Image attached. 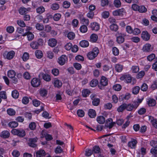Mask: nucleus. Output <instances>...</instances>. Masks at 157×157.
Masks as SVG:
<instances>
[{
	"instance_id": "nucleus-31",
	"label": "nucleus",
	"mask_w": 157,
	"mask_h": 157,
	"mask_svg": "<svg viewBox=\"0 0 157 157\" xmlns=\"http://www.w3.org/2000/svg\"><path fill=\"white\" fill-rule=\"evenodd\" d=\"M148 104L149 106H153L156 104L155 100L153 99L150 98L147 101Z\"/></svg>"
},
{
	"instance_id": "nucleus-39",
	"label": "nucleus",
	"mask_w": 157,
	"mask_h": 157,
	"mask_svg": "<svg viewBox=\"0 0 157 157\" xmlns=\"http://www.w3.org/2000/svg\"><path fill=\"white\" fill-rule=\"evenodd\" d=\"M98 82L96 79H93L90 82V85L92 87H95L98 84Z\"/></svg>"
},
{
	"instance_id": "nucleus-3",
	"label": "nucleus",
	"mask_w": 157,
	"mask_h": 157,
	"mask_svg": "<svg viewBox=\"0 0 157 157\" xmlns=\"http://www.w3.org/2000/svg\"><path fill=\"white\" fill-rule=\"evenodd\" d=\"M99 53L98 48L95 47L93 49L92 51L88 53L87 56L89 59H93L97 56Z\"/></svg>"
},
{
	"instance_id": "nucleus-29",
	"label": "nucleus",
	"mask_w": 157,
	"mask_h": 157,
	"mask_svg": "<svg viewBox=\"0 0 157 157\" xmlns=\"http://www.w3.org/2000/svg\"><path fill=\"white\" fill-rule=\"evenodd\" d=\"M79 44L82 47H87L89 45L88 42L86 40H83L80 42Z\"/></svg>"
},
{
	"instance_id": "nucleus-54",
	"label": "nucleus",
	"mask_w": 157,
	"mask_h": 157,
	"mask_svg": "<svg viewBox=\"0 0 157 157\" xmlns=\"http://www.w3.org/2000/svg\"><path fill=\"white\" fill-rule=\"evenodd\" d=\"M100 100L99 98H94L92 101V103L94 106H98L100 103Z\"/></svg>"
},
{
	"instance_id": "nucleus-64",
	"label": "nucleus",
	"mask_w": 157,
	"mask_h": 157,
	"mask_svg": "<svg viewBox=\"0 0 157 157\" xmlns=\"http://www.w3.org/2000/svg\"><path fill=\"white\" fill-rule=\"evenodd\" d=\"M63 151V149L59 146H58L55 149L56 153H60Z\"/></svg>"
},
{
	"instance_id": "nucleus-18",
	"label": "nucleus",
	"mask_w": 157,
	"mask_h": 157,
	"mask_svg": "<svg viewBox=\"0 0 157 157\" xmlns=\"http://www.w3.org/2000/svg\"><path fill=\"white\" fill-rule=\"evenodd\" d=\"M108 136V134H106L103 136L101 137V142L104 145H105L108 146V137H107Z\"/></svg>"
},
{
	"instance_id": "nucleus-37",
	"label": "nucleus",
	"mask_w": 157,
	"mask_h": 157,
	"mask_svg": "<svg viewBox=\"0 0 157 157\" xmlns=\"http://www.w3.org/2000/svg\"><path fill=\"white\" fill-rule=\"evenodd\" d=\"M15 75V72L13 70H10L8 71L7 75L10 78L14 77Z\"/></svg>"
},
{
	"instance_id": "nucleus-41",
	"label": "nucleus",
	"mask_w": 157,
	"mask_h": 157,
	"mask_svg": "<svg viewBox=\"0 0 157 157\" xmlns=\"http://www.w3.org/2000/svg\"><path fill=\"white\" fill-rule=\"evenodd\" d=\"M140 87L138 86H135L132 90V93L134 94H137L140 90Z\"/></svg>"
},
{
	"instance_id": "nucleus-52",
	"label": "nucleus",
	"mask_w": 157,
	"mask_h": 157,
	"mask_svg": "<svg viewBox=\"0 0 157 157\" xmlns=\"http://www.w3.org/2000/svg\"><path fill=\"white\" fill-rule=\"evenodd\" d=\"M36 127V124L34 122H31L29 125V127L31 130H34L35 129Z\"/></svg>"
},
{
	"instance_id": "nucleus-36",
	"label": "nucleus",
	"mask_w": 157,
	"mask_h": 157,
	"mask_svg": "<svg viewBox=\"0 0 157 157\" xmlns=\"http://www.w3.org/2000/svg\"><path fill=\"white\" fill-rule=\"evenodd\" d=\"M43 78L47 81H49L51 80V77L50 76L47 74H41Z\"/></svg>"
},
{
	"instance_id": "nucleus-51",
	"label": "nucleus",
	"mask_w": 157,
	"mask_h": 157,
	"mask_svg": "<svg viewBox=\"0 0 157 157\" xmlns=\"http://www.w3.org/2000/svg\"><path fill=\"white\" fill-rule=\"evenodd\" d=\"M113 4L117 8L120 7L121 4L120 0H115L114 1Z\"/></svg>"
},
{
	"instance_id": "nucleus-42",
	"label": "nucleus",
	"mask_w": 157,
	"mask_h": 157,
	"mask_svg": "<svg viewBox=\"0 0 157 157\" xmlns=\"http://www.w3.org/2000/svg\"><path fill=\"white\" fill-rule=\"evenodd\" d=\"M7 113L10 116H13L15 115L16 112L13 109L10 108L8 109L7 110Z\"/></svg>"
},
{
	"instance_id": "nucleus-15",
	"label": "nucleus",
	"mask_w": 157,
	"mask_h": 157,
	"mask_svg": "<svg viewBox=\"0 0 157 157\" xmlns=\"http://www.w3.org/2000/svg\"><path fill=\"white\" fill-rule=\"evenodd\" d=\"M124 9L123 8L119 9L117 10H115L113 12V15L115 16H121L123 15V13L124 12Z\"/></svg>"
},
{
	"instance_id": "nucleus-63",
	"label": "nucleus",
	"mask_w": 157,
	"mask_h": 157,
	"mask_svg": "<svg viewBox=\"0 0 157 157\" xmlns=\"http://www.w3.org/2000/svg\"><path fill=\"white\" fill-rule=\"evenodd\" d=\"M85 152V155L87 156H90L93 153L92 150L89 149H86Z\"/></svg>"
},
{
	"instance_id": "nucleus-45",
	"label": "nucleus",
	"mask_w": 157,
	"mask_h": 157,
	"mask_svg": "<svg viewBox=\"0 0 157 157\" xmlns=\"http://www.w3.org/2000/svg\"><path fill=\"white\" fill-rule=\"evenodd\" d=\"M8 125L11 128H15L18 125V124L16 121H12L9 123Z\"/></svg>"
},
{
	"instance_id": "nucleus-5",
	"label": "nucleus",
	"mask_w": 157,
	"mask_h": 157,
	"mask_svg": "<svg viewBox=\"0 0 157 157\" xmlns=\"http://www.w3.org/2000/svg\"><path fill=\"white\" fill-rule=\"evenodd\" d=\"M115 36L117 38V42L118 44H122L124 42V37L125 36L124 34L117 32Z\"/></svg>"
},
{
	"instance_id": "nucleus-13",
	"label": "nucleus",
	"mask_w": 157,
	"mask_h": 157,
	"mask_svg": "<svg viewBox=\"0 0 157 157\" xmlns=\"http://www.w3.org/2000/svg\"><path fill=\"white\" fill-rule=\"evenodd\" d=\"M32 85L34 87L39 86L40 84V80L36 78H33L31 81Z\"/></svg>"
},
{
	"instance_id": "nucleus-16",
	"label": "nucleus",
	"mask_w": 157,
	"mask_h": 157,
	"mask_svg": "<svg viewBox=\"0 0 157 157\" xmlns=\"http://www.w3.org/2000/svg\"><path fill=\"white\" fill-rule=\"evenodd\" d=\"M100 84L103 86H105L108 84L107 78L104 76H102L101 77Z\"/></svg>"
},
{
	"instance_id": "nucleus-58",
	"label": "nucleus",
	"mask_w": 157,
	"mask_h": 157,
	"mask_svg": "<svg viewBox=\"0 0 157 157\" xmlns=\"http://www.w3.org/2000/svg\"><path fill=\"white\" fill-rule=\"evenodd\" d=\"M75 34L73 32H69L67 35V37L70 40H72L75 37Z\"/></svg>"
},
{
	"instance_id": "nucleus-35",
	"label": "nucleus",
	"mask_w": 157,
	"mask_h": 157,
	"mask_svg": "<svg viewBox=\"0 0 157 157\" xmlns=\"http://www.w3.org/2000/svg\"><path fill=\"white\" fill-rule=\"evenodd\" d=\"M93 152L95 154H99L100 152V149L98 146H95L93 147Z\"/></svg>"
},
{
	"instance_id": "nucleus-57",
	"label": "nucleus",
	"mask_w": 157,
	"mask_h": 157,
	"mask_svg": "<svg viewBox=\"0 0 157 157\" xmlns=\"http://www.w3.org/2000/svg\"><path fill=\"white\" fill-rule=\"evenodd\" d=\"M61 17V15L59 13H56L54 15L53 17L54 20L56 21H58Z\"/></svg>"
},
{
	"instance_id": "nucleus-6",
	"label": "nucleus",
	"mask_w": 157,
	"mask_h": 157,
	"mask_svg": "<svg viewBox=\"0 0 157 157\" xmlns=\"http://www.w3.org/2000/svg\"><path fill=\"white\" fill-rule=\"evenodd\" d=\"M12 133L20 137H23L25 135V132L23 130L13 129L11 131Z\"/></svg>"
},
{
	"instance_id": "nucleus-8",
	"label": "nucleus",
	"mask_w": 157,
	"mask_h": 157,
	"mask_svg": "<svg viewBox=\"0 0 157 157\" xmlns=\"http://www.w3.org/2000/svg\"><path fill=\"white\" fill-rule=\"evenodd\" d=\"M36 157H51L48 153H46L43 150H40L37 151L36 153Z\"/></svg>"
},
{
	"instance_id": "nucleus-11",
	"label": "nucleus",
	"mask_w": 157,
	"mask_h": 157,
	"mask_svg": "<svg viewBox=\"0 0 157 157\" xmlns=\"http://www.w3.org/2000/svg\"><path fill=\"white\" fill-rule=\"evenodd\" d=\"M141 37L144 40L147 41L150 39L151 35L147 31H143L141 34Z\"/></svg>"
},
{
	"instance_id": "nucleus-21",
	"label": "nucleus",
	"mask_w": 157,
	"mask_h": 157,
	"mask_svg": "<svg viewBox=\"0 0 157 157\" xmlns=\"http://www.w3.org/2000/svg\"><path fill=\"white\" fill-rule=\"evenodd\" d=\"M10 135L9 132L8 131H4L1 134V136L3 138H8Z\"/></svg>"
},
{
	"instance_id": "nucleus-53",
	"label": "nucleus",
	"mask_w": 157,
	"mask_h": 157,
	"mask_svg": "<svg viewBox=\"0 0 157 157\" xmlns=\"http://www.w3.org/2000/svg\"><path fill=\"white\" fill-rule=\"evenodd\" d=\"M116 70L118 72L121 71L123 69V66L120 64H117L115 67Z\"/></svg>"
},
{
	"instance_id": "nucleus-2",
	"label": "nucleus",
	"mask_w": 157,
	"mask_h": 157,
	"mask_svg": "<svg viewBox=\"0 0 157 157\" xmlns=\"http://www.w3.org/2000/svg\"><path fill=\"white\" fill-rule=\"evenodd\" d=\"M132 8L135 11H138L140 13H145L147 11V8L143 6H139L136 4L132 5Z\"/></svg>"
},
{
	"instance_id": "nucleus-28",
	"label": "nucleus",
	"mask_w": 157,
	"mask_h": 157,
	"mask_svg": "<svg viewBox=\"0 0 157 157\" xmlns=\"http://www.w3.org/2000/svg\"><path fill=\"white\" fill-rule=\"evenodd\" d=\"M126 103H124L120 106L117 109L118 112H123L125 109H126Z\"/></svg>"
},
{
	"instance_id": "nucleus-48",
	"label": "nucleus",
	"mask_w": 157,
	"mask_h": 157,
	"mask_svg": "<svg viewBox=\"0 0 157 157\" xmlns=\"http://www.w3.org/2000/svg\"><path fill=\"white\" fill-rule=\"evenodd\" d=\"M36 12L39 13H42L45 11V9L43 6H40L36 9Z\"/></svg>"
},
{
	"instance_id": "nucleus-27",
	"label": "nucleus",
	"mask_w": 157,
	"mask_h": 157,
	"mask_svg": "<svg viewBox=\"0 0 157 157\" xmlns=\"http://www.w3.org/2000/svg\"><path fill=\"white\" fill-rule=\"evenodd\" d=\"M97 121L99 124H102L105 122V119L103 116H98L97 118Z\"/></svg>"
},
{
	"instance_id": "nucleus-17",
	"label": "nucleus",
	"mask_w": 157,
	"mask_h": 157,
	"mask_svg": "<svg viewBox=\"0 0 157 157\" xmlns=\"http://www.w3.org/2000/svg\"><path fill=\"white\" fill-rule=\"evenodd\" d=\"M26 35H27L28 40L29 41L32 40L34 38L33 34L29 31H27L22 35L23 36H25Z\"/></svg>"
},
{
	"instance_id": "nucleus-46",
	"label": "nucleus",
	"mask_w": 157,
	"mask_h": 157,
	"mask_svg": "<svg viewBox=\"0 0 157 157\" xmlns=\"http://www.w3.org/2000/svg\"><path fill=\"white\" fill-rule=\"evenodd\" d=\"M62 93L60 91H58L56 94V100H61L62 99L61 95Z\"/></svg>"
},
{
	"instance_id": "nucleus-4",
	"label": "nucleus",
	"mask_w": 157,
	"mask_h": 157,
	"mask_svg": "<svg viewBox=\"0 0 157 157\" xmlns=\"http://www.w3.org/2000/svg\"><path fill=\"white\" fill-rule=\"evenodd\" d=\"M44 41L41 39H39L37 41H33L30 44L31 47L34 49L38 48L39 46L42 45L43 44Z\"/></svg>"
},
{
	"instance_id": "nucleus-56",
	"label": "nucleus",
	"mask_w": 157,
	"mask_h": 157,
	"mask_svg": "<svg viewBox=\"0 0 157 157\" xmlns=\"http://www.w3.org/2000/svg\"><path fill=\"white\" fill-rule=\"evenodd\" d=\"M132 70L133 73H136L139 71V68L138 66H132Z\"/></svg>"
},
{
	"instance_id": "nucleus-14",
	"label": "nucleus",
	"mask_w": 157,
	"mask_h": 157,
	"mask_svg": "<svg viewBox=\"0 0 157 157\" xmlns=\"http://www.w3.org/2000/svg\"><path fill=\"white\" fill-rule=\"evenodd\" d=\"M48 45L52 47H55L57 44V40L54 38H51L48 41Z\"/></svg>"
},
{
	"instance_id": "nucleus-33",
	"label": "nucleus",
	"mask_w": 157,
	"mask_h": 157,
	"mask_svg": "<svg viewBox=\"0 0 157 157\" xmlns=\"http://www.w3.org/2000/svg\"><path fill=\"white\" fill-rule=\"evenodd\" d=\"M28 10L27 9L24 7H21L19 10V12L21 14L25 15L27 13Z\"/></svg>"
},
{
	"instance_id": "nucleus-24",
	"label": "nucleus",
	"mask_w": 157,
	"mask_h": 157,
	"mask_svg": "<svg viewBox=\"0 0 157 157\" xmlns=\"http://www.w3.org/2000/svg\"><path fill=\"white\" fill-rule=\"evenodd\" d=\"M15 52L13 51H10L6 54V58L8 59H12L15 55Z\"/></svg>"
},
{
	"instance_id": "nucleus-38",
	"label": "nucleus",
	"mask_w": 157,
	"mask_h": 157,
	"mask_svg": "<svg viewBox=\"0 0 157 157\" xmlns=\"http://www.w3.org/2000/svg\"><path fill=\"white\" fill-rule=\"evenodd\" d=\"M40 93L41 96L44 97L47 94L48 91L45 89L42 88L40 90Z\"/></svg>"
},
{
	"instance_id": "nucleus-47",
	"label": "nucleus",
	"mask_w": 157,
	"mask_h": 157,
	"mask_svg": "<svg viewBox=\"0 0 157 157\" xmlns=\"http://www.w3.org/2000/svg\"><path fill=\"white\" fill-rule=\"evenodd\" d=\"M80 30L81 32L82 33H85L87 30V28L86 25H83L81 26L80 28Z\"/></svg>"
},
{
	"instance_id": "nucleus-44",
	"label": "nucleus",
	"mask_w": 157,
	"mask_h": 157,
	"mask_svg": "<svg viewBox=\"0 0 157 157\" xmlns=\"http://www.w3.org/2000/svg\"><path fill=\"white\" fill-rule=\"evenodd\" d=\"M35 55L37 58L40 59L43 56V53L41 51L37 50L35 52Z\"/></svg>"
},
{
	"instance_id": "nucleus-34",
	"label": "nucleus",
	"mask_w": 157,
	"mask_h": 157,
	"mask_svg": "<svg viewBox=\"0 0 157 157\" xmlns=\"http://www.w3.org/2000/svg\"><path fill=\"white\" fill-rule=\"evenodd\" d=\"M108 127V124L106 123L104 126L103 125H98L97 127V129L98 131H101L103 129H107Z\"/></svg>"
},
{
	"instance_id": "nucleus-22",
	"label": "nucleus",
	"mask_w": 157,
	"mask_h": 157,
	"mask_svg": "<svg viewBox=\"0 0 157 157\" xmlns=\"http://www.w3.org/2000/svg\"><path fill=\"white\" fill-rule=\"evenodd\" d=\"M137 141L135 140H132L129 141L128 143V146L132 148H135L136 145L137 143Z\"/></svg>"
},
{
	"instance_id": "nucleus-32",
	"label": "nucleus",
	"mask_w": 157,
	"mask_h": 157,
	"mask_svg": "<svg viewBox=\"0 0 157 157\" xmlns=\"http://www.w3.org/2000/svg\"><path fill=\"white\" fill-rule=\"evenodd\" d=\"M113 145L109 144V148L110 152L112 155H114L117 152L115 149L113 148Z\"/></svg>"
},
{
	"instance_id": "nucleus-59",
	"label": "nucleus",
	"mask_w": 157,
	"mask_h": 157,
	"mask_svg": "<svg viewBox=\"0 0 157 157\" xmlns=\"http://www.w3.org/2000/svg\"><path fill=\"white\" fill-rule=\"evenodd\" d=\"M29 58V55L28 53L25 52L23 55L22 59L24 61H25L28 60Z\"/></svg>"
},
{
	"instance_id": "nucleus-26",
	"label": "nucleus",
	"mask_w": 157,
	"mask_h": 157,
	"mask_svg": "<svg viewBox=\"0 0 157 157\" xmlns=\"http://www.w3.org/2000/svg\"><path fill=\"white\" fill-rule=\"evenodd\" d=\"M88 114L89 116L91 118H93L95 117L96 114L95 110L93 109H89Z\"/></svg>"
},
{
	"instance_id": "nucleus-62",
	"label": "nucleus",
	"mask_w": 157,
	"mask_h": 157,
	"mask_svg": "<svg viewBox=\"0 0 157 157\" xmlns=\"http://www.w3.org/2000/svg\"><path fill=\"white\" fill-rule=\"evenodd\" d=\"M145 75V72L144 71H141L139 72L136 75V78L139 79L143 77Z\"/></svg>"
},
{
	"instance_id": "nucleus-1",
	"label": "nucleus",
	"mask_w": 157,
	"mask_h": 157,
	"mask_svg": "<svg viewBox=\"0 0 157 157\" xmlns=\"http://www.w3.org/2000/svg\"><path fill=\"white\" fill-rule=\"evenodd\" d=\"M143 99H138L137 101H135L132 103L126 104V110L128 111H132L135 110L140 103Z\"/></svg>"
},
{
	"instance_id": "nucleus-30",
	"label": "nucleus",
	"mask_w": 157,
	"mask_h": 157,
	"mask_svg": "<svg viewBox=\"0 0 157 157\" xmlns=\"http://www.w3.org/2000/svg\"><path fill=\"white\" fill-rule=\"evenodd\" d=\"M98 39L97 35L95 34H92L90 36V41L92 42H95L97 41Z\"/></svg>"
},
{
	"instance_id": "nucleus-40",
	"label": "nucleus",
	"mask_w": 157,
	"mask_h": 157,
	"mask_svg": "<svg viewBox=\"0 0 157 157\" xmlns=\"http://www.w3.org/2000/svg\"><path fill=\"white\" fill-rule=\"evenodd\" d=\"M110 28L112 31L116 32L118 29V27L117 25L113 24L110 25Z\"/></svg>"
},
{
	"instance_id": "nucleus-9",
	"label": "nucleus",
	"mask_w": 157,
	"mask_h": 157,
	"mask_svg": "<svg viewBox=\"0 0 157 157\" xmlns=\"http://www.w3.org/2000/svg\"><path fill=\"white\" fill-rule=\"evenodd\" d=\"M120 79L127 83H130L131 82L132 78L131 76L129 74H125L120 78Z\"/></svg>"
},
{
	"instance_id": "nucleus-10",
	"label": "nucleus",
	"mask_w": 157,
	"mask_h": 157,
	"mask_svg": "<svg viewBox=\"0 0 157 157\" xmlns=\"http://www.w3.org/2000/svg\"><path fill=\"white\" fill-rule=\"evenodd\" d=\"M153 50V47L149 43L145 44L143 47L142 50L145 52H149L152 51Z\"/></svg>"
},
{
	"instance_id": "nucleus-19",
	"label": "nucleus",
	"mask_w": 157,
	"mask_h": 157,
	"mask_svg": "<svg viewBox=\"0 0 157 157\" xmlns=\"http://www.w3.org/2000/svg\"><path fill=\"white\" fill-rule=\"evenodd\" d=\"M91 28L93 30L98 31L99 29V25L97 22H93L91 24Z\"/></svg>"
},
{
	"instance_id": "nucleus-61",
	"label": "nucleus",
	"mask_w": 157,
	"mask_h": 157,
	"mask_svg": "<svg viewBox=\"0 0 157 157\" xmlns=\"http://www.w3.org/2000/svg\"><path fill=\"white\" fill-rule=\"evenodd\" d=\"M17 24L21 27H24L25 26V24L24 21L21 20L17 21Z\"/></svg>"
},
{
	"instance_id": "nucleus-23",
	"label": "nucleus",
	"mask_w": 157,
	"mask_h": 157,
	"mask_svg": "<svg viewBox=\"0 0 157 157\" xmlns=\"http://www.w3.org/2000/svg\"><path fill=\"white\" fill-rule=\"evenodd\" d=\"M130 97V94L127 93L125 95H123L119 97V99L121 101L128 100Z\"/></svg>"
},
{
	"instance_id": "nucleus-25",
	"label": "nucleus",
	"mask_w": 157,
	"mask_h": 157,
	"mask_svg": "<svg viewBox=\"0 0 157 157\" xmlns=\"http://www.w3.org/2000/svg\"><path fill=\"white\" fill-rule=\"evenodd\" d=\"M149 120L151 121L152 125L156 128H157V120L151 116L149 117Z\"/></svg>"
},
{
	"instance_id": "nucleus-60",
	"label": "nucleus",
	"mask_w": 157,
	"mask_h": 157,
	"mask_svg": "<svg viewBox=\"0 0 157 157\" xmlns=\"http://www.w3.org/2000/svg\"><path fill=\"white\" fill-rule=\"evenodd\" d=\"M113 54L115 56H117L119 54V50L116 47H114L112 49Z\"/></svg>"
},
{
	"instance_id": "nucleus-20",
	"label": "nucleus",
	"mask_w": 157,
	"mask_h": 157,
	"mask_svg": "<svg viewBox=\"0 0 157 157\" xmlns=\"http://www.w3.org/2000/svg\"><path fill=\"white\" fill-rule=\"evenodd\" d=\"M54 85L55 87L59 88L61 87L62 83L58 79L54 80Z\"/></svg>"
},
{
	"instance_id": "nucleus-50",
	"label": "nucleus",
	"mask_w": 157,
	"mask_h": 157,
	"mask_svg": "<svg viewBox=\"0 0 157 157\" xmlns=\"http://www.w3.org/2000/svg\"><path fill=\"white\" fill-rule=\"evenodd\" d=\"M90 93V91L88 90H84L82 92V95L84 97H87Z\"/></svg>"
},
{
	"instance_id": "nucleus-43",
	"label": "nucleus",
	"mask_w": 157,
	"mask_h": 157,
	"mask_svg": "<svg viewBox=\"0 0 157 157\" xmlns=\"http://www.w3.org/2000/svg\"><path fill=\"white\" fill-rule=\"evenodd\" d=\"M109 128H112L115 124L114 122L113 121V120L111 118H109Z\"/></svg>"
},
{
	"instance_id": "nucleus-7",
	"label": "nucleus",
	"mask_w": 157,
	"mask_h": 157,
	"mask_svg": "<svg viewBox=\"0 0 157 157\" xmlns=\"http://www.w3.org/2000/svg\"><path fill=\"white\" fill-rule=\"evenodd\" d=\"M38 140V138L37 137L29 139L28 141L29 145L32 147H36L37 145L36 143L37 142Z\"/></svg>"
},
{
	"instance_id": "nucleus-49",
	"label": "nucleus",
	"mask_w": 157,
	"mask_h": 157,
	"mask_svg": "<svg viewBox=\"0 0 157 157\" xmlns=\"http://www.w3.org/2000/svg\"><path fill=\"white\" fill-rule=\"evenodd\" d=\"M12 96L14 98H18L19 94L18 92L16 90H13L12 92Z\"/></svg>"
},
{
	"instance_id": "nucleus-12",
	"label": "nucleus",
	"mask_w": 157,
	"mask_h": 157,
	"mask_svg": "<svg viewBox=\"0 0 157 157\" xmlns=\"http://www.w3.org/2000/svg\"><path fill=\"white\" fill-rule=\"evenodd\" d=\"M58 62L61 65H64L67 61V58L65 55H63L58 58Z\"/></svg>"
},
{
	"instance_id": "nucleus-55",
	"label": "nucleus",
	"mask_w": 157,
	"mask_h": 157,
	"mask_svg": "<svg viewBox=\"0 0 157 157\" xmlns=\"http://www.w3.org/2000/svg\"><path fill=\"white\" fill-rule=\"evenodd\" d=\"M84 112L82 109L78 110L77 111V114L80 117H82L84 115Z\"/></svg>"
}]
</instances>
